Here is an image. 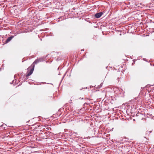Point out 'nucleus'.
I'll list each match as a JSON object with an SVG mask.
<instances>
[{"label": "nucleus", "instance_id": "1", "mask_svg": "<svg viewBox=\"0 0 154 154\" xmlns=\"http://www.w3.org/2000/svg\"><path fill=\"white\" fill-rule=\"evenodd\" d=\"M31 66L32 67V68L30 69V71L28 73L27 75V76H29L31 75L33 72L34 69V65H32Z\"/></svg>", "mask_w": 154, "mask_h": 154}, {"label": "nucleus", "instance_id": "2", "mask_svg": "<svg viewBox=\"0 0 154 154\" xmlns=\"http://www.w3.org/2000/svg\"><path fill=\"white\" fill-rule=\"evenodd\" d=\"M102 14L103 13L102 12H99L96 14L95 16L97 18H99L101 16Z\"/></svg>", "mask_w": 154, "mask_h": 154}, {"label": "nucleus", "instance_id": "3", "mask_svg": "<svg viewBox=\"0 0 154 154\" xmlns=\"http://www.w3.org/2000/svg\"><path fill=\"white\" fill-rule=\"evenodd\" d=\"M13 37H9L6 40V42H8L10 41L13 38Z\"/></svg>", "mask_w": 154, "mask_h": 154}, {"label": "nucleus", "instance_id": "4", "mask_svg": "<svg viewBox=\"0 0 154 154\" xmlns=\"http://www.w3.org/2000/svg\"><path fill=\"white\" fill-rule=\"evenodd\" d=\"M39 61V60H35L34 62V63H35V64H37V63H38Z\"/></svg>", "mask_w": 154, "mask_h": 154}, {"label": "nucleus", "instance_id": "5", "mask_svg": "<svg viewBox=\"0 0 154 154\" xmlns=\"http://www.w3.org/2000/svg\"><path fill=\"white\" fill-rule=\"evenodd\" d=\"M30 68V67H29L28 68V70Z\"/></svg>", "mask_w": 154, "mask_h": 154}]
</instances>
